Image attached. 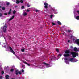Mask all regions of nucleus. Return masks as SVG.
<instances>
[{
  "mask_svg": "<svg viewBox=\"0 0 79 79\" xmlns=\"http://www.w3.org/2000/svg\"><path fill=\"white\" fill-rule=\"evenodd\" d=\"M27 7H30V5L29 4H27Z\"/></svg>",
  "mask_w": 79,
  "mask_h": 79,
  "instance_id": "35",
  "label": "nucleus"
},
{
  "mask_svg": "<svg viewBox=\"0 0 79 79\" xmlns=\"http://www.w3.org/2000/svg\"><path fill=\"white\" fill-rule=\"evenodd\" d=\"M71 54L72 55V56L73 58H76V56H77L78 57L79 56V53L76 52H71Z\"/></svg>",
  "mask_w": 79,
  "mask_h": 79,
  "instance_id": "1",
  "label": "nucleus"
},
{
  "mask_svg": "<svg viewBox=\"0 0 79 79\" xmlns=\"http://www.w3.org/2000/svg\"><path fill=\"white\" fill-rule=\"evenodd\" d=\"M24 16H26L27 15V13L26 12H25L23 14Z\"/></svg>",
  "mask_w": 79,
  "mask_h": 79,
  "instance_id": "20",
  "label": "nucleus"
},
{
  "mask_svg": "<svg viewBox=\"0 0 79 79\" xmlns=\"http://www.w3.org/2000/svg\"><path fill=\"white\" fill-rule=\"evenodd\" d=\"M22 73H24V69H22Z\"/></svg>",
  "mask_w": 79,
  "mask_h": 79,
  "instance_id": "36",
  "label": "nucleus"
},
{
  "mask_svg": "<svg viewBox=\"0 0 79 79\" xmlns=\"http://www.w3.org/2000/svg\"><path fill=\"white\" fill-rule=\"evenodd\" d=\"M57 23L59 25H61V23L60 22L58 21L57 22Z\"/></svg>",
  "mask_w": 79,
  "mask_h": 79,
  "instance_id": "14",
  "label": "nucleus"
},
{
  "mask_svg": "<svg viewBox=\"0 0 79 79\" xmlns=\"http://www.w3.org/2000/svg\"><path fill=\"white\" fill-rule=\"evenodd\" d=\"M2 16H3V14L1 13H0V17H2Z\"/></svg>",
  "mask_w": 79,
  "mask_h": 79,
  "instance_id": "21",
  "label": "nucleus"
},
{
  "mask_svg": "<svg viewBox=\"0 0 79 79\" xmlns=\"http://www.w3.org/2000/svg\"><path fill=\"white\" fill-rule=\"evenodd\" d=\"M21 8H22V9H24V6H22Z\"/></svg>",
  "mask_w": 79,
  "mask_h": 79,
  "instance_id": "26",
  "label": "nucleus"
},
{
  "mask_svg": "<svg viewBox=\"0 0 79 79\" xmlns=\"http://www.w3.org/2000/svg\"><path fill=\"white\" fill-rule=\"evenodd\" d=\"M73 35H71V38H73Z\"/></svg>",
  "mask_w": 79,
  "mask_h": 79,
  "instance_id": "45",
  "label": "nucleus"
},
{
  "mask_svg": "<svg viewBox=\"0 0 79 79\" xmlns=\"http://www.w3.org/2000/svg\"><path fill=\"white\" fill-rule=\"evenodd\" d=\"M6 79H9V77H10V76L9 75H7L5 76Z\"/></svg>",
  "mask_w": 79,
  "mask_h": 79,
  "instance_id": "9",
  "label": "nucleus"
},
{
  "mask_svg": "<svg viewBox=\"0 0 79 79\" xmlns=\"http://www.w3.org/2000/svg\"><path fill=\"white\" fill-rule=\"evenodd\" d=\"M20 2H21V3H23V0H21Z\"/></svg>",
  "mask_w": 79,
  "mask_h": 79,
  "instance_id": "30",
  "label": "nucleus"
},
{
  "mask_svg": "<svg viewBox=\"0 0 79 79\" xmlns=\"http://www.w3.org/2000/svg\"><path fill=\"white\" fill-rule=\"evenodd\" d=\"M2 8V6H0V8Z\"/></svg>",
  "mask_w": 79,
  "mask_h": 79,
  "instance_id": "52",
  "label": "nucleus"
},
{
  "mask_svg": "<svg viewBox=\"0 0 79 79\" xmlns=\"http://www.w3.org/2000/svg\"><path fill=\"white\" fill-rule=\"evenodd\" d=\"M4 45H5V43H3Z\"/></svg>",
  "mask_w": 79,
  "mask_h": 79,
  "instance_id": "54",
  "label": "nucleus"
},
{
  "mask_svg": "<svg viewBox=\"0 0 79 79\" xmlns=\"http://www.w3.org/2000/svg\"><path fill=\"white\" fill-rule=\"evenodd\" d=\"M11 79H15V78H11Z\"/></svg>",
  "mask_w": 79,
  "mask_h": 79,
  "instance_id": "53",
  "label": "nucleus"
},
{
  "mask_svg": "<svg viewBox=\"0 0 79 79\" xmlns=\"http://www.w3.org/2000/svg\"><path fill=\"white\" fill-rule=\"evenodd\" d=\"M70 42V41L69 40H68V42Z\"/></svg>",
  "mask_w": 79,
  "mask_h": 79,
  "instance_id": "49",
  "label": "nucleus"
},
{
  "mask_svg": "<svg viewBox=\"0 0 79 79\" xmlns=\"http://www.w3.org/2000/svg\"><path fill=\"white\" fill-rule=\"evenodd\" d=\"M68 60V59H67V58L65 59V60Z\"/></svg>",
  "mask_w": 79,
  "mask_h": 79,
  "instance_id": "46",
  "label": "nucleus"
},
{
  "mask_svg": "<svg viewBox=\"0 0 79 79\" xmlns=\"http://www.w3.org/2000/svg\"><path fill=\"white\" fill-rule=\"evenodd\" d=\"M14 71V69H11L10 70V71H11V72H13V71Z\"/></svg>",
  "mask_w": 79,
  "mask_h": 79,
  "instance_id": "27",
  "label": "nucleus"
},
{
  "mask_svg": "<svg viewBox=\"0 0 79 79\" xmlns=\"http://www.w3.org/2000/svg\"><path fill=\"white\" fill-rule=\"evenodd\" d=\"M74 51L75 52H77V51H78L77 49V48H76V47L74 48Z\"/></svg>",
  "mask_w": 79,
  "mask_h": 79,
  "instance_id": "8",
  "label": "nucleus"
},
{
  "mask_svg": "<svg viewBox=\"0 0 79 79\" xmlns=\"http://www.w3.org/2000/svg\"><path fill=\"white\" fill-rule=\"evenodd\" d=\"M21 51L22 52H24L25 51V49H21Z\"/></svg>",
  "mask_w": 79,
  "mask_h": 79,
  "instance_id": "18",
  "label": "nucleus"
},
{
  "mask_svg": "<svg viewBox=\"0 0 79 79\" xmlns=\"http://www.w3.org/2000/svg\"><path fill=\"white\" fill-rule=\"evenodd\" d=\"M11 9H10V11H11Z\"/></svg>",
  "mask_w": 79,
  "mask_h": 79,
  "instance_id": "47",
  "label": "nucleus"
},
{
  "mask_svg": "<svg viewBox=\"0 0 79 79\" xmlns=\"http://www.w3.org/2000/svg\"><path fill=\"white\" fill-rule=\"evenodd\" d=\"M16 3H17V4H19V3H20V1L19 0H16Z\"/></svg>",
  "mask_w": 79,
  "mask_h": 79,
  "instance_id": "11",
  "label": "nucleus"
},
{
  "mask_svg": "<svg viewBox=\"0 0 79 79\" xmlns=\"http://www.w3.org/2000/svg\"><path fill=\"white\" fill-rule=\"evenodd\" d=\"M7 28V27L6 26V25L5 24L4 26L3 27V30L4 32H6V28Z\"/></svg>",
  "mask_w": 79,
  "mask_h": 79,
  "instance_id": "3",
  "label": "nucleus"
},
{
  "mask_svg": "<svg viewBox=\"0 0 79 79\" xmlns=\"http://www.w3.org/2000/svg\"><path fill=\"white\" fill-rule=\"evenodd\" d=\"M15 56H16L17 57H18V56L16 55Z\"/></svg>",
  "mask_w": 79,
  "mask_h": 79,
  "instance_id": "51",
  "label": "nucleus"
},
{
  "mask_svg": "<svg viewBox=\"0 0 79 79\" xmlns=\"http://www.w3.org/2000/svg\"><path fill=\"white\" fill-rule=\"evenodd\" d=\"M9 49H10L11 53H13L14 55H15V52H14V51H13V50L12 49V48H11V47L10 46Z\"/></svg>",
  "mask_w": 79,
  "mask_h": 79,
  "instance_id": "4",
  "label": "nucleus"
},
{
  "mask_svg": "<svg viewBox=\"0 0 79 79\" xmlns=\"http://www.w3.org/2000/svg\"><path fill=\"white\" fill-rule=\"evenodd\" d=\"M14 18H15V15H13L12 16L11 18L9 19V21H11V20H12V19H13Z\"/></svg>",
  "mask_w": 79,
  "mask_h": 79,
  "instance_id": "7",
  "label": "nucleus"
},
{
  "mask_svg": "<svg viewBox=\"0 0 79 79\" xmlns=\"http://www.w3.org/2000/svg\"><path fill=\"white\" fill-rule=\"evenodd\" d=\"M75 42L77 45H79V39H77L76 40H75Z\"/></svg>",
  "mask_w": 79,
  "mask_h": 79,
  "instance_id": "6",
  "label": "nucleus"
},
{
  "mask_svg": "<svg viewBox=\"0 0 79 79\" xmlns=\"http://www.w3.org/2000/svg\"><path fill=\"white\" fill-rule=\"evenodd\" d=\"M73 42H74V41H75V39H73Z\"/></svg>",
  "mask_w": 79,
  "mask_h": 79,
  "instance_id": "42",
  "label": "nucleus"
},
{
  "mask_svg": "<svg viewBox=\"0 0 79 79\" xmlns=\"http://www.w3.org/2000/svg\"><path fill=\"white\" fill-rule=\"evenodd\" d=\"M2 9L3 10H5V7H3Z\"/></svg>",
  "mask_w": 79,
  "mask_h": 79,
  "instance_id": "32",
  "label": "nucleus"
},
{
  "mask_svg": "<svg viewBox=\"0 0 79 79\" xmlns=\"http://www.w3.org/2000/svg\"><path fill=\"white\" fill-rule=\"evenodd\" d=\"M6 5H10V3L7 2V3H6Z\"/></svg>",
  "mask_w": 79,
  "mask_h": 79,
  "instance_id": "31",
  "label": "nucleus"
},
{
  "mask_svg": "<svg viewBox=\"0 0 79 79\" xmlns=\"http://www.w3.org/2000/svg\"><path fill=\"white\" fill-rule=\"evenodd\" d=\"M77 12L78 13V14H79V11H77Z\"/></svg>",
  "mask_w": 79,
  "mask_h": 79,
  "instance_id": "43",
  "label": "nucleus"
},
{
  "mask_svg": "<svg viewBox=\"0 0 79 79\" xmlns=\"http://www.w3.org/2000/svg\"><path fill=\"white\" fill-rule=\"evenodd\" d=\"M66 61V62H67V61Z\"/></svg>",
  "mask_w": 79,
  "mask_h": 79,
  "instance_id": "57",
  "label": "nucleus"
},
{
  "mask_svg": "<svg viewBox=\"0 0 79 79\" xmlns=\"http://www.w3.org/2000/svg\"><path fill=\"white\" fill-rule=\"evenodd\" d=\"M49 6H50V5H49Z\"/></svg>",
  "mask_w": 79,
  "mask_h": 79,
  "instance_id": "56",
  "label": "nucleus"
},
{
  "mask_svg": "<svg viewBox=\"0 0 79 79\" xmlns=\"http://www.w3.org/2000/svg\"><path fill=\"white\" fill-rule=\"evenodd\" d=\"M23 63H25V64H27V65H28V66H30V64H29L28 63H26V62H23Z\"/></svg>",
  "mask_w": 79,
  "mask_h": 79,
  "instance_id": "12",
  "label": "nucleus"
},
{
  "mask_svg": "<svg viewBox=\"0 0 79 79\" xmlns=\"http://www.w3.org/2000/svg\"><path fill=\"white\" fill-rule=\"evenodd\" d=\"M17 7H18V6H15V8H16Z\"/></svg>",
  "mask_w": 79,
  "mask_h": 79,
  "instance_id": "48",
  "label": "nucleus"
},
{
  "mask_svg": "<svg viewBox=\"0 0 79 79\" xmlns=\"http://www.w3.org/2000/svg\"><path fill=\"white\" fill-rule=\"evenodd\" d=\"M18 70H17L15 71V74H16V75H18Z\"/></svg>",
  "mask_w": 79,
  "mask_h": 79,
  "instance_id": "10",
  "label": "nucleus"
},
{
  "mask_svg": "<svg viewBox=\"0 0 79 79\" xmlns=\"http://www.w3.org/2000/svg\"><path fill=\"white\" fill-rule=\"evenodd\" d=\"M52 10L53 11H55V9H52Z\"/></svg>",
  "mask_w": 79,
  "mask_h": 79,
  "instance_id": "50",
  "label": "nucleus"
},
{
  "mask_svg": "<svg viewBox=\"0 0 79 79\" xmlns=\"http://www.w3.org/2000/svg\"><path fill=\"white\" fill-rule=\"evenodd\" d=\"M76 19H77V20H79V16H77L75 17Z\"/></svg>",
  "mask_w": 79,
  "mask_h": 79,
  "instance_id": "15",
  "label": "nucleus"
},
{
  "mask_svg": "<svg viewBox=\"0 0 79 79\" xmlns=\"http://www.w3.org/2000/svg\"><path fill=\"white\" fill-rule=\"evenodd\" d=\"M65 54H64V56L65 57H68V56H69L70 55H69V53H70V51L69 50H67L65 51Z\"/></svg>",
  "mask_w": 79,
  "mask_h": 79,
  "instance_id": "2",
  "label": "nucleus"
},
{
  "mask_svg": "<svg viewBox=\"0 0 79 79\" xmlns=\"http://www.w3.org/2000/svg\"><path fill=\"white\" fill-rule=\"evenodd\" d=\"M19 74L20 75H21V71H19Z\"/></svg>",
  "mask_w": 79,
  "mask_h": 79,
  "instance_id": "29",
  "label": "nucleus"
},
{
  "mask_svg": "<svg viewBox=\"0 0 79 79\" xmlns=\"http://www.w3.org/2000/svg\"><path fill=\"white\" fill-rule=\"evenodd\" d=\"M58 56H62V54H59L58 55Z\"/></svg>",
  "mask_w": 79,
  "mask_h": 79,
  "instance_id": "38",
  "label": "nucleus"
},
{
  "mask_svg": "<svg viewBox=\"0 0 79 79\" xmlns=\"http://www.w3.org/2000/svg\"><path fill=\"white\" fill-rule=\"evenodd\" d=\"M4 15H8V14H7V13H4Z\"/></svg>",
  "mask_w": 79,
  "mask_h": 79,
  "instance_id": "39",
  "label": "nucleus"
},
{
  "mask_svg": "<svg viewBox=\"0 0 79 79\" xmlns=\"http://www.w3.org/2000/svg\"><path fill=\"white\" fill-rule=\"evenodd\" d=\"M56 52H59V49H56Z\"/></svg>",
  "mask_w": 79,
  "mask_h": 79,
  "instance_id": "22",
  "label": "nucleus"
},
{
  "mask_svg": "<svg viewBox=\"0 0 79 79\" xmlns=\"http://www.w3.org/2000/svg\"><path fill=\"white\" fill-rule=\"evenodd\" d=\"M54 58H56L55 57H53V58H51V61H52V60H54Z\"/></svg>",
  "mask_w": 79,
  "mask_h": 79,
  "instance_id": "16",
  "label": "nucleus"
},
{
  "mask_svg": "<svg viewBox=\"0 0 79 79\" xmlns=\"http://www.w3.org/2000/svg\"><path fill=\"white\" fill-rule=\"evenodd\" d=\"M3 78V77L2 76H0V79H2Z\"/></svg>",
  "mask_w": 79,
  "mask_h": 79,
  "instance_id": "34",
  "label": "nucleus"
},
{
  "mask_svg": "<svg viewBox=\"0 0 79 79\" xmlns=\"http://www.w3.org/2000/svg\"><path fill=\"white\" fill-rule=\"evenodd\" d=\"M44 64L45 65H46V66H48V64H47V63H44Z\"/></svg>",
  "mask_w": 79,
  "mask_h": 79,
  "instance_id": "19",
  "label": "nucleus"
},
{
  "mask_svg": "<svg viewBox=\"0 0 79 79\" xmlns=\"http://www.w3.org/2000/svg\"><path fill=\"white\" fill-rule=\"evenodd\" d=\"M53 15H51L50 16L51 18H52V17H53Z\"/></svg>",
  "mask_w": 79,
  "mask_h": 79,
  "instance_id": "33",
  "label": "nucleus"
},
{
  "mask_svg": "<svg viewBox=\"0 0 79 79\" xmlns=\"http://www.w3.org/2000/svg\"><path fill=\"white\" fill-rule=\"evenodd\" d=\"M73 58H71L69 59V61H73Z\"/></svg>",
  "mask_w": 79,
  "mask_h": 79,
  "instance_id": "17",
  "label": "nucleus"
},
{
  "mask_svg": "<svg viewBox=\"0 0 79 79\" xmlns=\"http://www.w3.org/2000/svg\"><path fill=\"white\" fill-rule=\"evenodd\" d=\"M16 11L15 10L13 11V14H15V13H16Z\"/></svg>",
  "mask_w": 79,
  "mask_h": 79,
  "instance_id": "23",
  "label": "nucleus"
},
{
  "mask_svg": "<svg viewBox=\"0 0 79 79\" xmlns=\"http://www.w3.org/2000/svg\"><path fill=\"white\" fill-rule=\"evenodd\" d=\"M22 68H25V65H22Z\"/></svg>",
  "mask_w": 79,
  "mask_h": 79,
  "instance_id": "24",
  "label": "nucleus"
},
{
  "mask_svg": "<svg viewBox=\"0 0 79 79\" xmlns=\"http://www.w3.org/2000/svg\"><path fill=\"white\" fill-rule=\"evenodd\" d=\"M44 5H45L44 6L45 8H46V9L48 8V6H47L48 5V3H47V2H46L44 3Z\"/></svg>",
  "mask_w": 79,
  "mask_h": 79,
  "instance_id": "5",
  "label": "nucleus"
},
{
  "mask_svg": "<svg viewBox=\"0 0 79 79\" xmlns=\"http://www.w3.org/2000/svg\"><path fill=\"white\" fill-rule=\"evenodd\" d=\"M52 25H55V23H52Z\"/></svg>",
  "mask_w": 79,
  "mask_h": 79,
  "instance_id": "41",
  "label": "nucleus"
},
{
  "mask_svg": "<svg viewBox=\"0 0 79 79\" xmlns=\"http://www.w3.org/2000/svg\"><path fill=\"white\" fill-rule=\"evenodd\" d=\"M1 74H2L3 75L4 74V71H2V72H1Z\"/></svg>",
  "mask_w": 79,
  "mask_h": 79,
  "instance_id": "28",
  "label": "nucleus"
},
{
  "mask_svg": "<svg viewBox=\"0 0 79 79\" xmlns=\"http://www.w3.org/2000/svg\"><path fill=\"white\" fill-rule=\"evenodd\" d=\"M29 10L27 9V10L26 12H29Z\"/></svg>",
  "mask_w": 79,
  "mask_h": 79,
  "instance_id": "40",
  "label": "nucleus"
},
{
  "mask_svg": "<svg viewBox=\"0 0 79 79\" xmlns=\"http://www.w3.org/2000/svg\"><path fill=\"white\" fill-rule=\"evenodd\" d=\"M67 32L69 33H70V32H72V31L71 30H68Z\"/></svg>",
  "mask_w": 79,
  "mask_h": 79,
  "instance_id": "13",
  "label": "nucleus"
},
{
  "mask_svg": "<svg viewBox=\"0 0 79 79\" xmlns=\"http://www.w3.org/2000/svg\"><path fill=\"white\" fill-rule=\"evenodd\" d=\"M2 27H1V29H2Z\"/></svg>",
  "mask_w": 79,
  "mask_h": 79,
  "instance_id": "55",
  "label": "nucleus"
},
{
  "mask_svg": "<svg viewBox=\"0 0 79 79\" xmlns=\"http://www.w3.org/2000/svg\"><path fill=\"white\" fill-rule=\"evenodd\" d=\"M68 63H69L68 62Z\"/></svg>",
  "mask_w": 79,
  "mask_h": 79,
  "instance_id": "58",
  "label": "nucleus"
},
{
  "mask_svg": "<svg viewBox=\"0 0 79 79\" xmlns=\"http://www.w3.org/2000/svg\"><path fill=\"white\" fill-rule=\"evenodd\" d=\"M36 12H39V10H35Z\"/></svg>",
  "mask_w": 79,
  "mask_h": 79,
  "instance_id": "37",
  "label": "nucleus"
},
{
  "mask_svg": "<svg viewBox=\"0 0 79 79\" xmlns=\"http://www.w3.org/2000/svg\"><path fill=\"white\" fill-rule=\"evenodd\" d=\"M4 48H6V45L4 46Z\"/></svg>",
  "mask_w": 79,
  "mask_h": 79,
  "instance_id": "44",
  "label": "nucleus"
},
{
  "mask_svg": "<svg viewBox=\"0 0 79 79\" xmlns=\"http://www.w3.org/2000/svg\"><path fill=\"white\" fill-rule=\"evenodd\" d=\"M11 12L10 11L8 12V15H10V14H11Z\"/></svg>",
  "mask_w": 79,
  "mask_h": 79,
  "instance_id": "25",
  "label": "nucleus"
}]
</instances>
